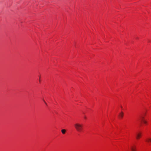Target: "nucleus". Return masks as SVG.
<instances>
[{"instance_id": "1", "label": "nucleus", "mask_w": 151, "mask_h": 151, "mask_svg": "<svg viewBox=\"0 0 151 151\" xmlns=\"http://www.w3.org/2000/svg\"><path fill=\"white\" fill-rule=\"evenodd\" d=\"M74 125L76 129L78 132H81L82 131L83 126L82 124L77 123L75 124Z\"/></svg>"}, {"instance_id": "2", "label": "nucleus", "mask_w": 151, "mask_h": 151, "mask_svg": "<svg viewBox=\"0 0 151 151\" xmlns=\"http://www.w3.org/2000/svg\"><path fill=\"white\" fill-rule=\"evenodd\" d=\"M131 149L132 151H136V147L135 146H132Z\"/></svg>"}, {"instance_id": "3", "label": "nucleus", "mask_w": 151, "mask_h": 151, "mask_svg": "<svg viewBox=\"0 0 151 151\" xmlns=\"http://www.w3.org/2000/svg\"><path fill=\"white\" fill-rule=\"evenodd\" d=\"M124 113L122 111L121 113L119 114V117L120 118H122L123 117Z\"/></svg>"}, {"instance_id": "4", "label": "nucleus", "mask_w": 151, "mask_h": 151, "mask_svg": "<svg viewBox=\"0 0 151 151\" xmlns=\"http://www.w3.org/2000/svg\"><path fill=\"white\" fill-rule=\"evenodd\" d=\"M141 136V134L140 133H138L137 134L136 138L137 139H139Z\"/></svg>"}, {"instance_id": "5", "label": "nucleus", "mask_w": 151, "mask_h": 151, "mask_svg": "<svg viewBox=\"0 0 151 151\" xmlns=\"http://www.w3.org/2000/svg\"><path fill=\"white\" fill-rule=\"evenodd\" d=\"M144 119V117L142 116H141V117L140 118V120L141 122H143V121L144 120H145Z\"/></svg>"}, {"instance_id": "6", "label": "nucleus", "mask_w": 151, "mask_h": 151, "mask_svg": "<svg viewBox=\"0 0 151 151\" xmlns=\"http://www.w3.org/2000/svg\"><path fill=\"white\" fill-rule=\"evenodd\" d=\"M144 119V117L142 116H141V117L140 118V120L141 122H143V121L144 120H145Z\"/></svg>"}, {"instance_id": "7", "label": "nucleus", "mask_w": 151, "mask_h": 151, "mask_svg": "<svg viewBox=\"0 0 151 151\" xmlns=\"http://www.w3.org/2000/svg\"><path fill=\"white\" fill-rule=\"evenodd\" d=\"M61 132L63 134H64L65 133L66 130L65 129H63L61 130Z\"/></svg>"}, {"instance_id": "8", "label": "nucleus", "mask_w": 151, "mask_h": 151, "mask_svg": "<svg viewBox=\"0 0 151 151\" xmlns=\"http://www.w3.org/2000/svg\"><path fill=\"white\" fill-rule=\"evenodd\" d=\"M147 142H151V138H148L147 139Z\"/></svg>"}, {"instance_id": "9", "label": "nucleus", "mask_w": 151, "mask_h": 151, "mask_svg": "<svg viewBox=\"0 0 151 151\" xmlns=\"http://www.w3.org/2000/svg\"><path fill=\"white\" fill-rule=\"evenodd\" d=\"M143 122H144V123L145 124H147V121L145 120H144L143 121Z\"/></svg>"}, {"instance_id": "10", "label": "nucleus", "mask_w": 151, "mask_h": 151, "mask_svg": "<svg viewBox=\"0 0 151 151\" xmlns=\"http://www.w3.org/2000/svg\"><path fill=\"white\" fill-rule=\"evenodd\" d=\"M44 101L45 103V104L47 105V104L46 103V102L44 100Z\"/></svg>"}, {"instance_id": "11", "label": "nucleus", "mask_w": 151, "mask_h": 151, "mask_svg": "<svg viewBox=\"0 0 151 151\" xmlns=\"http://www.w3.org/2000/svg\"><path fill=\"white\" fill-rule=\"evenodd\" d=\"M84 118L85 119H86V116H84Z\"/></svg>"}, {"instance_id": "12", "label": "nucleus", "mask_w": 151, "mask_h": 151, "mask_svg": "<svg viewBox=\"0 0 151 151\" xmlns=\"http://www.w3.org/2000/svg\"><path fill=\"white\" fill-rule=\"evenodd\" d=\"M121 108H122V106H121Z\"/></svg>"}, {"instance_id": "13", "label": "nucleus", "mask_w": 151, "mask_h": 151, "mask_svg": "<svg viewBox=\"0 0 151 151\" xmlns=\"http://www.w3.org/2000/svg\"><path fill=\"white\" fill-rule=\"evenodd\" d=\"M39 81H40V80H39Z\"/></svg>"}]
</instances>
